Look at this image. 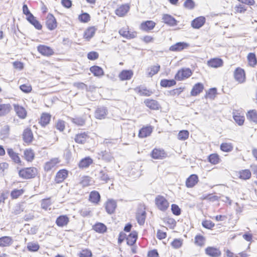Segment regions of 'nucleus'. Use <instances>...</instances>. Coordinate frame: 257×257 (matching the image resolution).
<instances>
[{
	"instance_id": "nucleus-1",
	"label": "nucleus",
	"mask_w": 257,
	"mask_h": 257,
	"mask_svg": "<svg viewBox=\"0 0 257 257\" xmlns=\"http://www.w3.org/2000/svg\"><path fill=\"white\" fill-rule=\"evenodd\" d=\"M18 175L24 180H29L36 177L38 174V169L34 167L22 168L19 170Z\"/></svg>"
},
{
	"instance_id": "nucleus-2",
	"label": "nucleus",
	"mask_w": 257,
	"mask_h": 257,
	"mask_svg": "<svg viewBox=\"0 0 257 257\" xmlns=\"http://www.w3.org/2000/svg\"><path fill=\"white\" fill-rule=\"evenodd\" d=\"M23 13L26 16V20L31 25H32L35 29L38 30H41L43 26L41 23L31 13L27 5L24 4L23 6Z\"/></svg>"
},
{
	"instance_id": "nucleus-3",
	"label": "nucleus",
	"mask_w": 257,
	"mask_h": 257,
	"mask_svg": "<svg viewBox=\"0 0 257 257\" xmlns=\"http://www.w3.org/2000/svg\"><path fill=\"white\" fill-rule=\"evenodd\" d=\"M45 25L50 31H54L58 27V22L55 16L52 13H48L45 18Z\"/></svg>"
},
{
	"instance_id": "nucleus-4",
	"label": "nucleus",
	"mask_w": 257,
	"mask_h": 257,
	"mask_svg": "<svg viewBox=\"0 0 257 257\" xmlns=\"http://www.w3.org/2000/svg\"><path fill=\"white\" fill-rule=\"evenodd\" d=\"M155 204L157 208L162 211H166L170 206L168 200L161 195H158L155 197Z\"/></svg>"
},
{
	"instance_id": "nucleus-5",
	"label": "nucleus",
	"mask_w": 257,
	"mask_h": 257,
	"mask_svg": "<svg viewBox=\"0 0 257 257\" xmlns=\"http://www.w3.org/2000/svg\"><path fill=\"white\" fill-rule=\"evenodd\" d=\"M37 49L39 53L44 57H50L55 54L54 49L46 45H39L37 47Z\"/></svg>"
},
{
	"instance_id": "nucleus-6",
	"label": "nucleus",
	"mask_w": 257,
	"mask_h": 257,
	"mask_svg": "<svg viewBox=\"0 0 257 257\" xmlns=\"http://www.w3.org/2000/svg\"><path fill=\"white\" fill-rule=\"evenodd\" d=\"M150 156L154 160H163L167 157V153L162 148H155L150 153Z\"/></svg>"
},
{
	"instance_id": "nucleus-7",
	"label": "nucleus",
	"mask_w": 257,
	"mask_h": 257,
	"mask_svg": "<svg viewBox=\"0 0 257 257\" xmlns=\"http://www.w3.org/2000/svg\"><path fill=\"white\" fill-rule=\"evenodd\" d=\"M69 171L66 169L59 170L54 177V182L56 184L63 183L68 177Z\"/></svg>"
},
{
	"instance_id": "nucleus-8",
	"label": "nucleus",
	"mask_w": 257,
	"mask_h": 257,
	"mask_svg": "<svg viewBox=\"0 0 257 257\" xmlns=\"http://www.w3.org/2000/svg\"><path fill=\"white\" fill-rule=\"evenodd\" d=\"M233 77L238 83H243L246 81V74L245 70L238 67L236 68L233 72Z\"/></svg>"
},
{
	"instance_id": "nucleus-9",
	"label": "nucleus",
	"mask_w": 257,
	"mask_h": 257,
	"mask_svg": "<svg viewBox=\"0 0 257 257\" xmlns=\"http://www.w3.org/2000/svg\"><path fill=\"white\" fill-rule=\"evenodd\" d=\"M232 117L235 123L239 126L243 125L245 121V117L243 111L241 109H233Z\"/></svg>"
},
{
	"instance_id": "nucleus-10",
	"label": "nucleus",
	"mask_w": 257,
	"mask_h": 257,
	"mask_svg": "<svg viewBox=\"0 0 257 257\" xmlns=\"http://www.w3.org/2000/svg\"><path fill=\"white\" fill-rule=\"evenodd\" d=\"M61 161L59 158H53L46 162L43 166L44 170L46 172H49L56 168Z\"/></svg>"
},
{
	"instance_id": "nucleus-11",
	"label": "nucleus",
	"mask_w": 257,
	"mask_h": 257,
	"mask_svg": "<svg viewBox=\"0 0 257 257\" xmlns=\"http://www.w3.org/2000/svg\"><path fill=\"white\" fill-rule=\"evenodd\" d=\"M119 34L122 37L127 39H132L136 37L137 33L136 31H131L128 26L122 27L118 31Z\"/></svg>"
},
{
	"instance_id": "nucleus-12",
	"label": "nucleus",
	"mask_w": 257,
	"mask_h": 257,
	"mask_svg": "<svg viewBox=\"0 0 257 257\" xmlns=\"http://www.w3.org/2000/svg\"><path fill=\"white\" fill-rule=\"evenodd\" d=\"M192 73V71L189 68H182L177 71L174 78L176 80L182 81L189 77Z\"/></svg>"
},
{
	"instance_id": "nucleus-13",
	"label": "nucleus",
	"mask_w": 257,
	"mask_h": 257,
	"mask_svg": "<svg viewBox=\"0 0 257 257\" xmlns=\"http://www.w3.org/2000/svg\"><path fill=\"white\" fill-rule=\"evenodd\" d=\"M23 140L27 145H31L34 140L33 132L30 127L25 128L22 134Z\"/></svg>"
},
{
	"instance_id": "nucleus-14",
	"label": "nucleus",
	"mask_w": 257,
	"mask_h": 257,
	"mask_svg": "<svg viewBox=\"0 0 257 257\" xmlns=\"http://www.w3.org/2000/svg\"><path fill=\"white\" fill-rule=\"evenodd\" d=\"M89 139V136L87 132H81L76 134L74 140L76 144L84 145Z\"/></svg>"
},
{
	"instance_id": "nucleus-15",
	"label": "nucleus",
	"mask_w": 257,
	"mask_h": 257,
	"mask_svg": "<svg viewBox=\"0 0 257 257\" xmlns=\"http://www.w3.org/2000/svg\"><path fill=\"white\" fill-rule=\"evenodd\" d=\"M154 127L150 125H144L140 130L138 137L143 139L150 136L153 131Z\"/></svg>"
},
{
	"instance_id": "nucleus-16",
	"label": "nucleus",
	"mask_w": 257,
	"mask_h": 257,
	"mask_svg": "<svg viewBox=\"0 0 257 257\" xmlns=\"http://www.w3.org/2000/svg\"><path fill=\"white\" fill-rule=\"evenodd\" d=\"M156 23L152 20H147L142 22L140 25V29L145 32H150L154 29Z\"/></svg>"
},
{
	"instance_id": "nucleus-17",
	"label": "nucleus",
	"mask_w": 257,
	"mask_h": 257,
	"mask_svg": "<svg viewBox=\"0 0 257 257\" xmlns=\"http://www.w3.org/2000/svg\"><path fill=\"white\" fill-rule=\"evenodd\" d=\"M130 10V5L128 4H124L120 5L115 11V14L119 17L125 16Z\"/></svg>"
},
{
	"instance_id": "nucleus-18",
	"label": "nucleus",
	"mask_w": 257,
	"mask_h": 257,
	"mask_svg": "<svg viewBox=\"0 0 257 257\" xmlns=\"http://www.w3.org/2000/svg\"><path fill=\"white\" fill-rule=\"evenodd\" d=\"M96 31L97 28L95 26L87 27L83 33V39L87 41H89L94 36Z\"/></svg>"
},
{
	"instance_id": "nucleus-19",
	"label": "nucleus",
	"mask_w": 257,
	"mask_h": 257,
	"mask_svg": "<svg viewBox=\"0 0 257 257\" xmlns=\"http://www.w3.org/2000/svg\"><path fill=\"white\" fill-rule=\"evenodd\" d=\"M12 110V105L8 103H3L2 99L0 98V117L7 115Z\"/></svg>"
},
{
	"instance_id": "nucleus-20",
	"label": "nucleus",
	"mask_w": 257,
	"mask_h": 257,
	"mask_svg": "<svg viewBox=\"0 0 257 257\" xmlns=\"http://www.w3.org/2000/svg\"><path fill=\"white\" fill-rule=\"evenodd\" d=\"M52 115L48 112H43L39 119V124L43 127L47 126L51 121Z\"/></svg>"
},
{
	"instance_id": "nucleus-21",
	"label": "nucleus",
	"mask_w": 257,
	"mask_h": 257,
	"mask_svg": "<svg viewBox=\"0 0 257 257\" xmlns=\"http://www.w3.org/2000/svg\"><path fill=\"white\" fill-rule=\"evenodd\" d=\"M144 103L151 110H157L161 107L159 103L153 99H146L144 100Z\"/></svg>"
},
{
	"instance_id": "nucleus-22",
	"label": "nucleus",
	"mask_w": 257,
	"mask_h": 257,
	"mask_svg": "<svg viewBox=\"0 0 257 257\" xmlns=\"http://www.w3.org/2000/svg\"><path fill=\"white\" fill-rule=\"evenodd\" d=\"M133 75L134 71L132 70L124 69L120 72L118 77L120 81H126L131 80Z\"/></svg>"
},
{
	"instance_id": "nucleus-23",
	"label": "nucleus",
	"mask_w": 257,
	"mask_h": 257,
	"mask_svg": "<svg viewBox=\"0 0 257 257\" xmlns=\"http://www.w3.org/2000/svg\"><path fill=\"white\" fill-rule=\"evenodd\" d=\"M69 217L67 215H61L57 217L55 223L57 226L63 227L66 226L69 224Z\"/></svg>"
},
{
	"instance_id": "nucleus-24",
	"label": "nucleus",
	"mask_w": 257,
	"mask_h": 257,
	"mask_svg": "<svg viewBox=\"0 0 257 257\" xmlns=\"http://www.w3.org/2000/svg\"><path fill=\"white\" fill-rule=\"evenodd\" d=\"M107 110L105 107H98L94 112V116L96 119H105L107 115Z\"/></svg>"
},
{
	"instance_id": "nucleus-25",
	"label": "nucleus",
	"mask_w": 257,
	"mask_h": 257,
	"mask_svg": "<svg viewBox=\"0 0 257 257\" xmlns=\"http://www.w3.org/2000/svg\"><path fill=\"white\" fill-rule=\"evenodd\" d=\"M238 179L242 180H247L250 179L251 172L249 169H242L236 172Z\"/></svg>"
},
{
	"instance_id": "nucleus-26",
	"label": "nucleus",
	"mask_w": 257,
	"mask_h": 257,
	"mask_svg": "<svg viewBox=\"0 0 257 257\" xmlns=\"http://www.w3.org/2000/svg\"><path fill=\"white\" fill-rule=\"evenodd\" d=\"M117 205L115 200L109 199L105 203V208L108 214L113 213L116 209Z\"/></svg>"
},
{
	"instance_id": "nucleus-27",
	"label": "nucleus",
	"mask_w": 257,
	"mask_h": 257,
	"mask_svg": "<svg viewBox=\"0 0 257 257\" xmlns=\"http://www.w3.org/2000/svg\"><path fill=\"white\" fill-rule=\"evenodd\" d=\"M223 61L219 58H213L209 59L207 62V65L211 68H217L221 67L223 65Z\"/></svg>"
},
{
	"instance_id": "nucleus-28",
	"label": "nucleus",
	"mask_w": 257,
	"mask_h": 257,
	"mask_svg": "<svg viewBox=\"0 0 257 257\" xmlns=\"http://www.w3.org/2000/svg\"><path fill=\"white\" fill-rule=\"evenodd\" d=\"M135 90L139 95L142 96H150L153 93V91L151 89L142 86L137 87Z\"/></svg>"
},
{
	"instance_id": "nucleus-29",
	"label": "nucleus",
	"mask_w": 257,
	"mask_h": 257,
	"mask_svg": "<svg viewBox=\"0 0 257 257\" xmlns=\"http://www.w3.org/2000/svg\"><path fill=\"white\" fill-rule=\"evenodd\" d=\"M136 219L140 225L144 224L146 218V212L145 209H139L136 212Z\"/></svg>"
},
{
	"instance_id": "nucleus-30",
	"label": "nucleus",
	"mask_w": 257,
	"mask_h": 257,
	"mask_svg": "<svg viewBox=\"0 0 257 257\" xmlns=\"http://www.w3.org/2000/svg\"><path fill=\"white\" fill-rule=\"evenodd\" d=\"M7 153L9 157L15 163L22 165V161L18 153L15 152L12 148L8 149Z\"/></svg>"
},
{
	"instance_id": "nucleus-31",
	"label": "nucleus",
	"mask_w": 257,
	"mask_h": 257,
	"mask_svg": "<svg viewBox=\"0 0 257 257\" xmlns=\"http://www.w3.org/2000/svg\"><path fill=\"white\" fill-rule=\"evenodd\" d=\"M205 251L207 255L212 257H218L221 255V251L219 249L214 246L207 247Z\"/></svg>"
},
{
	"instance_id": "nucleus-32",
	"label": "nucleus",
	"mask_w": 257,
	"mask_h": 257,
	"mask_svg": "<svg viewBox=\"0 0 257 257\" xmlns=\"http://www.w3.org/2000/svg\"><path fill=\"white\" fill-rule=\"evenodd\" d=\"M14 110L16 114L21 119H25L27 115V112L26 109L19 104L14 105Z\"/></svg>"
},
{
	"instance_id": "nucleus-33",
	"label": "nucleus",
	"mask_w": 257,
	"mask_h": 257,
	"mask_svg": "<svg viewBox=\"0 0 257 257\" xmlns=\"http://www.w3.org/2000/svg\"><path fill=\"white\" fill-rule=\"evenodd\" d=\"M101 196L99 193L95 190H93L90 192L88 200L89 201L95 205L98 204L100 201Z\"/></svg>"
},
{
	"instance_id": "nucleus-34",
	"label": "nucleus",
	"mask_w": 257,
	"mask_h": 257,
	"mask_svg": "<svg viewBox=\"0 0 257 257\" xmlns=\"http://www.w3.org/2000/svg\"><path fill=\"white\" fill-rule=\"evenodd\" d=\"M93 163L92 159L90 157H86L82 159L79 162L78 166L80 169L88 168Z\"/></svg>"
},
{
	"instance_id": "nucleus-35",
	"label": "nucleus",
	"mask_w": 257,
	"mask_h": 257,
	"mask_svg": "<svg viewBox=\"0 0 257 257\" xmlns=\"http://www.w3.org/2000/svg\"><path fill=\"white\" fill-rule=\"evenodd\" d=\"M90 71L95 77H101L104 75L103 69L100 66L93 65L90 67Z\"/></svg>"
},
{
	"instance_id": "nucleus-36",
	"label": "nucleus",
	"mask_w": 257,
	"mask_h": 257,
	"mask_svg": "<svg viewBox=\"0 0 257 257\" xmlns=\"http://www.w3.org/2000/svg\"><path fill=\"white\" fill-rule=\"evenodd\" d=\"M188 44L185 42H178L173 45L169 48V50L173 52L181 51L188 47Z\"/></svg>"
},
{
	"instance_id": "nucleus-37",
	"label": "nucleus",
	"mask_w": 257,
	"mask_h": 257,
	"mask_svg": "<svg viewBox=\"0 0 257 257\" xmlns=\"http://www.w3.org/2000/svg\"><path fill=\"white\" fill-rule=\"evenodd\" d=\"M161 66L159 64L151 65L147 69V75L149 77H152L157 74L160 70Z\"/></svg>"
},
{
	"instance_id": "nucleus-38",
	"label": "nucleus",
	"mask_w": 257,
	"mask_h": 257,
	"mask_svg": "<svg viewBox=\"0 0 257 257\" xmlns=\"http://www.w3.org/2000/svg\"><path fill=\"white\" fill-rule=\"evenodd\" d=\"M35 154L31 148L26 149L24 151V159L28 162H32L35 159Z\"/></svg>"
},
{
	"instance_id": "nucleus-39",
	"label": "nucleus",
	"mask_w": 257,
	"mask_h": 257,
	"mask_svg": "<svg viewBox=\"0 0 257 257\" xmlns=\"http://www.w3.org/2000/svg\"><path fill=\"white\" fill-rule=\"evenodd\" d=\"M163 22L170 26L177 25V21L172 16L168 14H164L162 17Z\"/></svg>"
},
{
	"instance_id": "nucleus-40",
	"label": "nucleus",
	"mask_w": 257,
	"mask_h": 257,
	"mask_svg": "<svg viewBox=\"0 0 257 257\" xmlns=\"http://www.w3.org/2000/svg\"><path fill=\"white\" fill-rule=\"evenodd\" d=\"M92 229L96 232L103 234L106 232L107 228L104 224L101 222H96L92 226Z\"/></svg>"
},
{
	"instance_id": "nucleus-41",
	"label": "nucleus",
	"mask_w": 257,
	"mask_h": 257,
	"mask_svg": "<svg viewBox=\"0 0 257 257\" xmlns=\"http://www.w3.org/2000/svg\"><path fill=\"white\" fill-rule=\"evenodd\" d=\"M138 233L136 231H133L126 238V243L129 245H133L138 239Z\"/></svg>"
},
{
	"instance_id": "nucleus-42",
	"label": "nucleus",
	"mask_w": 257,
	"mask_h": 257,
	"mask_svg": "<svg viewBox=\"0 0 257 257\" xmlns=\"http://www.w3.org/2000/svg\"><path fill=\"white\" fill-rule=\"evenodd\" d=\"M207 160L212 165H217L221 161L220 156L217 153L210 154L207 157Z\"/></svg>"
},
{
	"instance_id": "nucleus-43",
	"label": "nucleus",
	"mask_w": 257,
	"mask_h": 257,
	"mask_svg": "<svg viewBox=\"0 0 257 257\" xmlns=\"http://www.w3.org/2000/svg\"><path fill=\"white\" fill-rule=\"evenodd\" d=\"M247 119L250 122L257 124V110L251 109L248 110L246 114Z\"/></svg>"
},
{
	"instance_id": "nucleus-44",
	"label": "nucleus",
	"mask_w": 257,
	"mask_h": 257,
	"mask_svg": "<svg viewBox=\"0 0 257 257\" xmlns=\"http://www.w3.org/2000/svg\"><path fill=\"white\" fill-rule=\"evenodd\" d=\"M52 204V202L51 200V197L43 199L41 202V207L42 209L45 211L51 210Z\"/></svg>"
},
{
	"instance_id": "nucleus-45",
	"label": "nucleus",
	"mask_w": 257,
	"mask_h": 257,
	"mask_svg": "<svg viewBox=\"0 0 257 257\" xmlns=\"http://www.w3.org/2000/svg\"><path fill=\"white\" fill-rule=\"evenodd\" d=\"M13 240L11 237L4 236L0 237V246L7 247L10 246L13 243Z\"/></svg>"
},
{
	"instance_id": "nucleus-46",
	"label": "nucleus",
	"mask_w": 257,
	"mask_h": 257,
	"mask_svg": "<svg viewBox=\"0 0 257 257\" xmlns=\"http://www.w3.org/2000/svg\"><path fill=\"white\" fill-rule=\"evenodd\" d=\"M248 65L254 67L257 64V58L254 53H249L247 56Z\"/></svg>"
},
{
	"instance_id": "nucleus-47",
	"label": "nucleus",
	"mask_w": 257,
	"mask_h": 257,
	"mask_svg": "<svg viewBox=\"0 0 257 257\" xmlns=\"http://www.w3.org/2000/svg\"><path fill=\"white\" fill-rule=\"evenodd\" d=\"M176 84V81L175 79H163L160 81V85L162 87H170L175 86Z\"/></svg>"
},
{
	"instance_id": "nucleus-48",
	"label": "nucleus",
	"mask_w": 257,
	"mask_h": 257,
	"mask_svg": "<svg viewBox=\"0 0 257 257\" xmlns=\"http://www.w3.org/2000/svg\"><path fill=\"white\" fill-rule=\"evenodd\" d=\"M206 19L203 16H200L194 19V28L199 29L204 25Z\"/></svg>"
},
{
	"instance_id": "nucleus-49",
	"label": "nucleus",
	"mask_w": 257,
	"mask_h": 257,
	"mask_svg": "<svg viewBox=\"0 0 257 257\" xmlns=\"http://www.w3.org/2000/svg\"><path fill=\"white\" fill-rule=\"evenodd\" d=\"M220 149L223 152H230L233 150V145L231 143L223 142L221 144Z\"/></svg>"
},
{
	"instance_id": "nucleus-50",
	"label": "nucleus",
	"mask_w": 257,
	"mask_h": 257,
	"mask_svg": "<svg viewBox=\"0 0 257 257\" xmlns=\"http://www.w3.org/2000/svg\"><path fill=\"white\" fill-rule=\"evenodd\" d=\"M79 184L83 188L88 187L91 184V178L89 176H83L81 177Z\"/></svg>"
},
{
	"instance_id": "nucleus-51",
	"label": "nucleus",
	"mask_w": 257,
	"mask_h": 257,
	"mask_svg": "<svg viewBox=\"0 0 257 257\" xmlns=\"http://www.w3.org/2000/svg\"><path fill=\"white\" fill-rule=\"evenodd\" d=\"M78 19L81 23H87L90 21L91 17L87 13L82 12L78 15Z\"/></svg>"
},
{
	"instance_id": "nucleus-52",
	"label": "nucleus",
	"mask_w": 257,
	"mask_h": 257,
	"mask_svg": "<svg viewBox=\"0 0 257 257\" xmlns=\"http://www.w3.org/2000/svg\"><path fill=\"white\" fill-rule=\"evenodd\" d=\"M66 122L62 119H58L55 123V127L60 132H63L66 128Z\"/></svg>"
},
{
	"instance_id": "nucleus-53",
	"label": "nucleus",
	"mask_w": 257,
	"mask_h": 257,
	"mask_svg": "<svg viewBox=\"0 0 257 257\" xmlns=\"http://www.w3.org/2000/svg\"><path fill=\"white\" fill-rule=\"evenodd\" d=\"M25 192V190L23 189H15L11 192V197L12 199H16L20 196L22 195Z\"/></svg>"
},
{
	"instance_id": "nucleus-54",
	"label": "nucleus",
	"mask_w": 257,
	"mask_h": 257,
	"mask_svg": "<svg viewBox=\"0 0 257 257\" xmlns=\"http://www.w3.org/2000/svg\"><path fill=\"white\" fill-rule=\"evenodd\" d=\"M217 95V89L215 88L209 89L206 93L205 97L206 99H213Z\"/></svg>"
},
{
	"instance_id": "nucleus-55",
	"label": "nucleus",
	"mask_w": 257,
	"mask_h": 257,
	"mask_svg": "<svg viewBox=\"0 0 257 257\" xmlns=\"http://www.w3.org/2000/svg\"><path fill=\"white\" fill-rule=\"evenodd\" d=\"M234 10L235 14H242L247 11V8L245 5L240 3L234 7Z\"/></svg>"
},
{
	"instance_id": "nucleus-56",
	"label": "nucleus",
	"mask_w": 257,
	"mask_h": 257,
	"mask_svg": "<svg viewBox=\"0 0 257 257\" xmlns=\"http://www.w3.org/2000/svg\"><path fill=\"white\" fill-rule=\"evenodd\" d=\"M204 85L201 83H197L194 85V95H197L204 90Z\"/></svg>"
},
{
	"instance_id": "nucleus-57",
	"label": "nucleus",
	"mask_w": 257,
	"mask_h": 257,
	"mask_svg": "<svg viewBox=\"0 0 257 257\" xmlns=\"http://www.w3.org/2000/svg\"><path fill=\"white\" fill-rule=\"evenodd\" d=\"M40 245L37 242H30L28 243L27 249L30 251H37L39 250Z\"/></svg>"
},
{
	"instance_id": "nucleus-58",
	"label": "nucleus",
	"mask_w": 257,
	"mask_h": 257,
	"mask_svg": "<svg viewBox=\"0 0 257 257\" xmlns=\"http://www.w3.org/2000/svg\"><path fill=\"white\" fill-rule=\"evenodd\" d=\"M195 243L196 245L202 246L205 244V238L201 235H197L195 238Z\"/></svg>"
},
{
	"instance_id": "nucleus-59",
	"label": "nucleus",
	"mask_w": 257,
	"mask_h": 257,
	"mask_svg": "<svg viewBox=\"0 0 257 257\" xmlns=\"http://www.w3.org/2000/svg\"><path fill=\"white\" fill-rule=\"evenodd\" d=\"M189 132L186 130H182L179 132L178 135V139L180 141H184L189 137Z\"/></svg>"
},
{
	"instance_id": "nucleus-60",
	"label": "nucleus",
	"mask_w": 257,
	"mask_h": 257,
	"mask_svg": "<svg viewBox=\"0 0 257 257\" xmlns=\"http://www.w3.org/2000/svg\"><path fill=\"white\" fill-rule=\"evenodd\" d=\"M20 89L24 93H29L32 90V86L29 84H24L20 86Z\"/></svg>"
},
{
	"instance_id": "nucleus-61",
	"label": "nucleus",
	"mask_w": 257,
	"mask_h": 257,
	"mask_svg": "<svg viewBox=\"0 0 257 257\" xmlns=\"http://www.w3.org/2000/svg\"><path fill=\"white\" fill-rule=\"evenodd\" d=\"M87 57L89 60L94 61L99 58V54L95 51H91L88 53Z\"/></svg>"
},
{
	"instance_id": "nucleus-62",
	"label": "nucleus",
	"mask_w": 257,
	"mask_h": 257,
	"mask_svg": "<svg viewBox=\"0 0 257 257\" xmlns=\"http://www.w3.org/2000/svg\"><path fill=\"white\" fill-rule=\"evenodd\" d=\"M172 246L174 248H179L182 245V240L181 239H175L171 242Z\"/></svg>"
},
{
	"instance_id": "nucleus-63",
	"label": "nucleus",
	"mask_w": 257,
	"mask_h": 257,
	"mask_svg": "<svg viewBox=\"0 0 257 257\" xmlns=\"http://www.w3.org/2000/svg\"><path fill=\"white\" fill-rule=\"evenodd\" d=\"M184 88L182 87L173 89L169 91V93L171 96H178L183 91Z\"/></svg>"
},
{
	"instance_id": "nucleus-64",
	"label": "nucleus",
	"mask_w": 257,
	"mask_h": 257,
	"mask_svg": "<svg viewBox=\"0 0 257 257\" xmlns=\"http://www.w3.org/2000/svg\"><path fill=\"white\" fill-rule=\"evenodd\" d=\"M202 225L206 228L211 229L214 226V223L211 220H206L202 222Z\"/></svg>"
}]
</instances>
